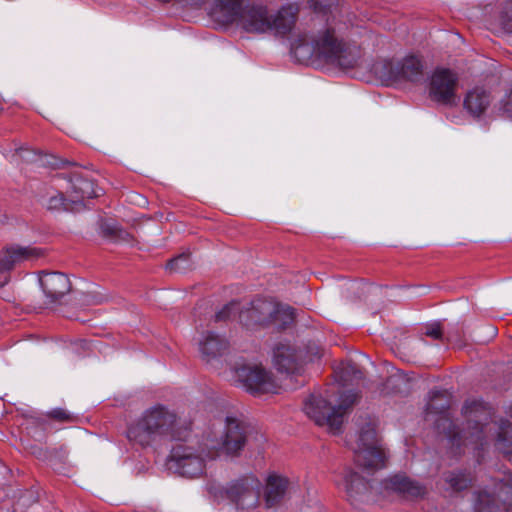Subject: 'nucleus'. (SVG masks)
<instances>
[{
	"instance_id": "1",
	"label": "nucleus",
	"mask_w": 512,
	"mask_h": 512,
	"mask_svg": "<svg viewBox=\"0 0 512 512\" xmlns=\"http://www.w3.org/2000/svg\"><path fill=\"white\" fill-rule=\"evenodd\" d=\"M463 414L466 423L462 429L453 426L446 416L441 417L437 422L439 429H447V440L449 453L458 456L466 449L473 450L477 461L480 452L488 445L492 432L497 434V449L504 455H512V424L503 421L497 424L491 421V411L482 402H467L463 407Z\"/></svg>"
},
{
	"instance_id": "2",
	"label": "nucleus",
	"mask_w": 512,
	"mask_h": 512,
	"mask_svg": "<svg viewBox=\"0 0 512 512\" xmlns=\"http://www.w3.org/2000/svg\"><path fill=\"white\" fill-rule=\"evenodd\" d=\"M348 29L340 13H330L325 25L312 35H299L291 44L294 57L302 63L318 61L343 69L358 65L360 48L347 43L343 36Z\"/></svg>"
},
{
	"instance_id": "3",
	"label": "nucleus",
	"mask_w": 512,
	"mask_h": 512,
	"mask_svg": "<svg viewBox=\"0 0 512 512\" xmlns=\"http://www.w3.org/2000/svg\"><path fill=\"white\" fill-rule=\"evenodd\" d=\"M357 393L349 391L341 394L339 404L331 407L321 395H311L304 403L305 414L319 426H326L329 432H340L344 416L356 403Z\"/></svg>"
},
{
	"instance_id": "4",
	"label": "nucleus",
	"mask_w": 512,
	"mask_h": 512,
	"mask_svg": "<svg viewBox=\"0 0 512 512\" xmlns=\"http://www.w3.org/2000/svg\"><path fill=\"white\" fill-rule=\"evenodd\" d=\"M133 433L135 440L142 446L149 445L157 437L181 438L176 415L163 406L147 410Z\"/></svg>"
},
{
	"instance_id": "5",
	"label": "nucleus",
	"mask_w": 512,
	"mask_h": 512,
	"mask_svg": "<svg viewBox=\"0 0 512 512\" xmlns=\"http://www.w3.org/2000/svg\"><path fill=\"white\" fill-rule=\"evenodd\" d=\"M352 449L355 454V462L363 469V472L370 474L385 466L386 455L371 423H367L360 430Z\"/></svg>"
},
{
	"instance_id": "6",
	"label": "nucleus",
	"mask_w": 512,
	"mask_h": 512,
	"mask_svg": "<svg viewBox=\"0 0 512 512\" xmlns=\"http://www.w3.org/2000/svg\"><path fill=\"white\" fill-rule=\"evenodd\" d=\"M208 449L205 440L198 449L186 444H177L169 456V468L181 476L194 478L202 475Z\"/></svg>"
},
{
	"instance_id": "7",
	"label": "nucleus",
	"mask_w": 512,
	"mask_h": 512,
	"mask_svg": "<svg viewBox=\"0 0 512 512\" xmlns=\"http://www.w3.org/2000/svg\"><path fill=\"white\" fill-rule=\"evenodd\" d=\"M246 443L245 427L236 418L227 417L224 428L219 439H205V446L208 449L207 457L215 458L219 452L227 455H236Z\"/></svg>"
},
{
	"instance_id": "8",
	"label": "nucleus",
	"mask_w": 512,
	"mask_h": 512,
	"mask_svg": "<svg viewBox=\"0 0 512 512\" xmlns=\"http://www.w3.org/2000/svg\"><path fill=\"white\" fill-rule=\"evenodd\" d=\"M457 84L458 75L450 69H436L429 81V98L444 106H454L457 104Z\"/></svg>"
},
{
	"instance_id": "9",
	"label": "nucleus",
	"mask_w": 512,
	"mask_h": 512,
	"mask_svg": "<svg viewBox=\"0 0 512 512\" xmlns=\"http://www.w3.org/2000/svg\"><path fill=\"white\" fill-rule=\"evenodd\" d=\"M237 380L254 395L277 393L279 385L262 365H244L235 370Z\"/></svg>"
},
{
	"instance_id": "10",
	"label": "nucleus",
	"mask_w": 512,
	"mask_h": 512,
	"mask_svg": "<svg viewBox=\"0 0 512 512\" xmlns=\"http://www.w3.org/2000/svg\"><path fill=\"white\" fill-rule=\"evenodd\" d=\"M375 72L381 78L392 82H418L423 78V65L416 56H408L396 63L385 61L375 67Z\"/></svg>"
},
{
	"instance_id": "11",
	"label": "nucleus",
	"mask_w": 512,
	"mask_h": 512,
	"mask_svg": "<svg viewBox=\"0 0 512 512\" xmlns=\"http://www.w3.org/2000/svg\"><path fill=\"white\" fill-rule=\"evenodd\" d=\"M277 302L256 299L239 312V320L248 329L270 326L271 316L277 310Z\"/></svg>"
},
{
	"instance_id": "12",
	"label": "nucleus",
	"mask_w": 512,
	"mask_h": 512,
	"mask_svg": "<svg viewBox=\"0 0 512 512\" xmlns=\"http://www.w3.org/2000/svg\"><path fill=\"white\" fill-rule=\"evenodd\" d=\"M498 502L509 505L512 503V475H507L496 483L493 493L486 490L478 492L475 499V510L477 512H493L498 506Z\"/></svg>"
},
{
	"instance_id": "13",
	"label": "nucleus",
	"mask_w": 512,
	"mask_h": 512,
	"mask_svg": "<svg viewBox=\"0 0 512 512\" xmlns=\"http://www.w3.org/2000/svg\"><path fill=\"white\" fill-rule=\"evenodd\" d=\"M43 255L40 248L13 244L0 250V273L8 274L16 265L39 258Z\"/></svg>"
},
{
	"instance_id": "14",
	"label": "nucleus",
	"mask_w": 512,
	"mask_h": 512,
	"mask_svg": "<svg viewBox=\"0 0 512 512\" xmlns=\"http://www.w3.org/2000/svg\"><path fill=\"white\" fill-rule=\"evenodd\" d=\"M66 194L69 201L81 210L85 207V200L99 196V190L93 181L75 172L68 179Z\"/></svg>"
},
{
	"instance_id": "15",
	"label": "nucleus",
	"mask_w": 512,
	"mask_h": 512,
	"mask_svg": "<svg viewBox=\"0 0 512 512\" xmlns=\"http://www.w3.org/2000/svg\"><path fill=\"white\" fill-rule=\"evenodd\" d=\"M493 102L491 92L483 86H474L463 97V109L474 119L482 117Z\"/></svg>"
},
{
	"instance_id": "16",
	"label": "nucleus",
	"mask_w": 512,
	"mask_h": 512,
	"mask_svg": "<svg viewBox=\"0 0 512 512\" xmlns=\"http://www.w3.org/2000/svg\"><path fill=\"white\" fill-rule=\"evenodd\" d=\"M270 11L262 5L245 6L237 23L251 33H268Z\"/></svg>"
},
{
	"instance_id": "17",
	"label": "nucleus",
	"mask_w": 512,
	"mask_h": 512,
	"mask_svg": "<svg viewBox=\"0 0 512 512\" xmlns=\"http://www.w3.org/2000/svg\"><path fill=\"white\" fill-rule=\"evenodd\" d=\"M39 281L45 296L51 303L56 302L71 290L70 280L64 273H43Z\"/></svg>"
},
{
	"instance_id": "18",
	"label": "nucleus",
	"mask_w": 512,
	"mask_h": 512,
	"mask_svg": "<svg viewBox=\"0 0 512 512\" xmlns=\"http://www.w3.org/2000/svg\"><path fill=\"white\" fill-rule=\"evenodd\" d=\"M298 15V7L293 4L284 5L275 13L270 12L268 32L277 36H285L292 31Z\"/></svg>"
},
{
	"instance_id": "19",
	"label": "nucleus",
	"mask_w": 512,
	"mask_h": 512,
	"mask_svg": "<svg viewBox=\"0 0 512 512\" xmlns=\"http://www.w3.org/2000/svg\"><path fill=\"white\" fill-rule=\"evenodd\" d=\"M244 0H214L211 16L223 24L237 23L245 9Z\"/></svg>"
},
{
	"instance_id": "20",
	"label": "nucleus",
	"mask_w": 512,
	"mask_h": 512,
	"mask_svg": "<svg viewBox=\"0 0 512 512\" xmlns=\"http://www.w3.org/2000/svg\"><path fill=\"white\" fill-rule=\"evenodd\" d=\"M198 344L201 357L207 363L222 356L228 347L225 338L210 331L202 334Z\"/></svg>"
},
{
	"instance_id": "21",
	"label": "nucleus",
	"mask_w": 512,
	"mask_h": 512,
	"mask_svg": "<svg viewBox=\"0 0 512 512\" xmlns=\"http://www.w3.org/2000/svg\"><path fill=\"white\" fill-rule=\"evenodd\" d=\"M385 488L406 498H415L425 494V488L404 475H395L385 481Z\"/></svg>"
},
{
	"instance_id": "22",
	"label": "nucleus",
	"mask_w": 512,
	"mask_h": 512,
	"mask_svg": "<svg viewBox=\"0 0 512 512\" xmlns=\"http://www.w3.org/2000/svg\"><path fill=\"white\" fill-rule=\"evenodd\" d=\"M339 485L342 486L350 500L367 493L370 488L369 481L351 470L344 473L343 480Z\"/></svg>"
},
{
	"instance_id": "23",
	"label": "nucleus",
	"mask_w": 512,
	"mask_h": 512,
	"mask_svg": "<svg viewBox=\"0 0 512 512\" xmlns=\"http://www.w3.org/2000/svg\"><path fill=\"white\" fill-rule=\"evenodd\" d=\"M288 487V480L282 476L271 474L267 479L265 501L267 507H273L284 496Z\"/></svg>"
},
{
	"instance_id": "24",
	"label": "nucleus",
	"mask_w": 512,
	"mask_h": 512,
	"mask_svg": "<svg viewBox=\"0 0 512 512\" xmlns=\"http://www.w3.org/2000/svg\"><path fill=\"white\" fill-rule=\"evenodd\" d=\"M273 362L279 371L293 372L296 368L295 350L288 344L276 345L273 350Z\"/></svg>"
},
{
	"instance_id": "25",
	"label": "nucleus",
	"mask_w": 512,
	"mask_h": 512,
	"mask_svg": "<svg viewBox=\"0 0 512 512\" xmlns=\"http://www.w3.org/2000/svg\"><path fill=\"white\" fill-rule=\"evenodd\" d=\"M277 311L271 316L270 326L284 329L294 321V309L288 305L277 303Z\"/></svg>"
},
{
	"instance_id": "26",
	"label": "nucleus",
	"mask_w": 512,
	"mask_h": 512,
	"mask_svg": "<svg viewBox=\"0 0 512 512\" xmlns=\"http://www.w3.org/2000/svg\"><path fill=\"white\" fill-rule=\"evenodd\" d=\"M46 207L48 210H51V211H60V210L79 211L78 207H76L74 204H72L69 201L68 195L66 193L64 194L62 192H59L53 196H50L47 201Z\"/></svg>"
},
{
	"instance_id": "27",
	"label": "nucleus",
	"mask_w": 512,
	"mask_h": 512,
	"mask_svg": "<svg viewBox=\"0 0 512 512\" xmlns=\"http://www.w3.org/2000/svg\"><path fill=\"white\" fill-rule=\"evenodd\" d=\"M445 480L454 491L466 489L472 481L471 477L463 472H451L446 475Z\"/></svg>"
},
{
	"instance_id": "28",
	"label": "nucleus",
	"mask_w": 512,
	"mask_h": 512,
	"mask_svg": "<svg viewBox=\"0 0 512 512\" xmlns=\"http://www.w3.org/2000/svg\"><path fill=\"white\" fill-rule=\"evenodd\" d=\"M340 377L343 382H354L363 378L362 371L353 362H347L342 364L340 368Z\"/></svg>"
},
{
	"instance_id": "29",
	"label": "nucleus",
	"mask_w": 512,
	"mask_h": 512,
	"mask_svg": "<svg viewBox=\"0 0 512 512\" xmlns=\"http://www.w3.org/2000/svg\"><path fill=\"white\" fill-rule=\"evenodd\" d=\"M498 23L508 33H512V0L503 4L498 15Z\"/></svg>"
},
{
	"instance_id": "30",
	"label": "nucleus",
	"mask_w": 512,
	"mask_h": 512,
	"mask_svg": "<svg viewBox=\"0 0 512 512\" xmlns=\"http://www.w3.org/2000/svg\"><path fill=\"white\" fill-rule=\"evenodd\" d=\"M190 267L189 255L180 254L179 256L171 259L166 264V269L170 271H185Z\"/></svg>"
},
{
	"instance_id": "31",
	"label": "nucleus",
	"mask_w": 512,
	"mask_h": 512,
	"mask_svg": "<svg viewBox=\"0 0 512 512\" xmlns=\"http://www.w3.org/2000/svg\"><path fill=\"white\" fill-rule=\"evenodd\" d=\"M231 497L236 500L238 503L243 505V500L246 497H251L253 499L256 498V495L252 489L246 488L243 485H235L229 491Z\"/></svg>"
},
{
	"instance_id": "32",
	"label": "nucleus",
	"mask_w": 512,
	"mask_h": 512,
	"mask_svg": "<svg viewBox=\"0 0 512 512\" xmlns=\"http://www.w3.org/2000/svg\"><path fill=\"white\" fill-rule=\"evenodd\" d=\"M101 234L110 239H114L118 236L120 230L114 221H104L100 225Z\"/></svg>"
},
{
	"instance_id": "33",
	"label": "nucleus",
	"mask_w": 512,
	"mask_h": 512,
	"mask_svg": "<svg viewBox=\"0 0 512 512\" xmlns=\"http://www.w3.org/2000/svg\"><path fill=\"white\" fill-rule=\"evenodd\" d=\"M47 417L59 422H70L73 419L72 414L63 408L51 409L47 412Z\"/></svg>"
},
{
	"instance_id": "34",
	"label": "nucleus",
	"mask_w": 512,
	"mask_h": 512,
	"mask_svg": "<svg viewBox=\"0 0 512 512\" xmlns=\"http://www.w3.org/2000/svg\"><path fill=\"white\" fill-rule=\"evenodd\" d=\"M498 110L503 116L512 120V91L501 99Z\"/></svg>"
},
{
	"instance_id": "35",
	"label": "nucleus",
	"mask_w": 512,
	"mask_h": 512,
	"mask_svg": "<svg viewBox=\"0 0 512 512\" xmlns=\"http://www.w3.org/2000/svg\"><path fill=\"white\" fill-rule=\"evenodd\" d=\"M461 332H462V327H460V326L451 327L446 334L447 341L449 343L454 344L457 347H462L464 345V342L461 338Z\"/></svg>"
},
{
	"instance_id": "36",
	"label": "nucleus",
	"mask_w": 512,
	"mask_h": 512,
	"mask_svg": "<svg viewBox=\"0 0 512 512\" xmlns=\"http://www.w3.org/2000/svg\"><path fill=\"white\" fill-rule=\"evenodd\" d=\"M424 334L428 337H431L433 339H441L443 336V331L441 329V325L439 322H434L431 324H428L425 327Z\"/></svg>"
},
{
	"instance_id": "37",
	"label": "nucleus",
	"mask_w": 512,
	"mask_h": 512,
	"mask_svg": "<svg viewBox=\"0 0 512 512\" xmlns=\"http://www.w3.org/2000/svg\"><path fill=\"white\" fill-rule=\"evenodd\" d=\"M238 310V305L236 303H230L226 305L221 311H219L215 315L216 321H221L228 319L232 312H236Z\"/></svg>"
},
{
	"instance_id": "38",
	"label": "nucleus",
	"mask_w": 512,
	"mask_h": 512,
	"mask_svg": "<svg viewBox=\"0 0 512 512\" xmlns=\"http://www.w3.org/2000/svg\"><path fill=\"white\" fill-rule=\"evenodd\" d=\"M130 203L144 205L146 200L140 194L135 193L133 196L130 195Z\"/></svg>"
},
{
	"instance_id": "39",
	"label": "nucleus",
	"mask_w": 512,
	"mask_h": 512,
	"mask_svg": "<svg viewBox=\"0 0 512 512\" xmlns=\"http://www.w3.org/2000/svg\"><path fill=\"white\" fill-rule=\"evenodd\" d=\"M10 280V277L9 276H5L4 280L3 281H0V287H3L4 285H6Z\"/></svg>"
},
{
	"instance_id": "40",
	"label": "nucleus",
	"mask_w": 512,
	"mask_h": 512,
	"mask_svg": "<svg viewBox=\"0 0 512 512\" xmlns=\"http://www.w3.org/2000/svg\"><path fill=\"white\" fill-rule=\"evenodd\" d=\"M81 345V346H86L87 345V342L85 340H80L78 343H76V345Z\"/></svg>"
},
{
	"instance_id": "41",
	"label": "nucleus",
	"mask_w": 512,
	"mask_h": 512,
	"mask_svg": "<svg viewBox=\"0 0 512 512\" xmlns=\"http://www.w3.org/2000/svg\"><path fill=\"white\" fill-rule=\"evenodd\" d=\"M490 332H491V335H492V336H494V335H495V333H496L494 328H491V331H490Z\"/></svg>"
}]
</instances>
